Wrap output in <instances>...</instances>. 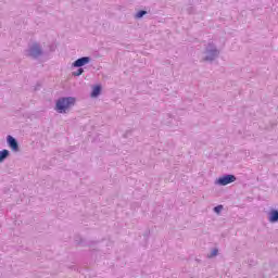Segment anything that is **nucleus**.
<instances>
[{
	"instance_id": "obj_1",
	"label": "nucleus",
	"mask_w": 278,
	"mask_h": 278,
	"mask_svg": "<svg viewBox=\"0 0 278 278\" xmlns=\"http://www.w3.org/2000/svg\"><path fill=\"white\" fill-rule=\"evenodd\" d=\"M75 105V98L73 97H66V98H60L56 101L55 104V111L59 112V114H66L71 108Z\"/></svg>"
},
{
	"instance_id": "obj_2",
	"label": "nucleus",
	"mask_w": 278,
	"mask_h": 278,
	"mask_svg": "<svg viewBox=\"0 0 278 278\" xmlns=\"http://www.w3.org/2000/svg\"><path fill=\"white\" fill-rule=\"evenodd\" d=\"M203 53V62H214L220 55V50H218L214 42H208Z\"/></svg>"
},
{
	"instance_id": "obj_3",
	"label": "nucleus",
	"mask_w": 278,
	"mask_h": 278,
	"mask_svg": "<svg viewBox=\"0 0 278 278\" xmlns=\"http://www.w3.org/2000/svg\"><path fill=\"white\" fill-rule=\"evenodd\" d=\"M26 55L33 60H38V58H42V55H45V50L40 43L35 42L28 47L26 50Z\"/></svg>"
},
{
	"instance_id": "obj_4",
	"label": "nucleus",
	"mask_w": 278,
	"mask_h": 278,
	"mask_svg": "<svg viewBox=\"0 0 278 278\" xmlns=\"http://www.w3.org/2000/svg\"><path fill=\"white\" fill-rule=\"evenodd\" d=\"M236 176L235 175H231V174H227V175H224L222 177H219L217 180H216V184L218 186H229V184H233V181H236Z\"/></svg>"
},
{
	"instance_id": "obj_5",
	"label": "nucleus",
	"mask_w": 278,
	"mask_h": 278,
	"mask_svg": "<svg viewBox=\"0 0 278 278\" xmlns=\"http://www.w3.org/2000/svg\"><path fill=\"white\" fill-rule=\"evenodd\" d=\"M7 143L10 147L11 151H13L14 153H18V151H21V148L18 147V141L16 140V138L9 135L7 137Z\"/></svg>"
},
{
	"instance_id": "obj_6",
	"label": "nucleus",
	"mask_w": 278,
	"mask_h": 278,
	"mask_svg": "<svg viewBox=\"0 0 278 278\" xmlns=\"http://www.w3.org/2000/svg\"><path fill=\"white\" fill-rule=\"evenodd\" d=\"M86 64H90V56H83L77 59L72 66H74V68H81V66H86Z\"/></svg>"
},
{
	"instance_id": "obj_7",
	"label": "nucleus",
	"mask_w": 278,
	"mask_h": 278,
	"mask_svg": "<svg viewBox=\"0 0 278 278\" xmlns=\"http://www.w3.org/2000/svg\"><path fill=\"white\" fill-rule=\"evenodd\" d=\"M268 220L270 223H278V211L273 208L268 212Z\"/></svg>"
},
{
	"instance_id": "obj_8",
	"label": "nucleus",
	"mask_w": 278,
	"mask_h": 278,
	"mask_svg": "<svg viewBox=\"0 0 278 278\" xmlns=\"http://www.w3.org/2000/svg\"><path fill=\"white\" fill-rule=\"evenodd\" d=\"M8 157H10V150H2L0 151V164H2V162H5V160H8Z\"/></svg>"
},
{
	"instance_id": "obj_9",
	"label": "nucleus",
	"mask_w": 278,
	"mask_h": 278,
	"mask_svg": "<svg viewBox=\"0 0 278 278\" xmlns=\"http://www.w3.org/2000/svg\"><path fill=\"white\" fill-rule=\"evenodd\" d=\"M99 94H101V86L98 85L96 87H93L92 91H91V97L93 99H96L97 97H99Z\"/></svg>"
},
{
	"instance_id": "obj_10",
	"label": "nucleus",
	"mask_w": 278,
	"mask_h": 278,
	"mask_svg": "<svg viewBox=\"0 0 278 278\" xmlns=\"http://www.w3.org/2000/svg\"><path fill=\"white\" fill-rule=\"evenodd\" d=\"M72 75L74 77H79L80 75H84V68L78 67V70L76 72H73Z\"/></svg>"
},
{
	"instance_id": "obj_11",
	"label": "nucleus",
	"mask_w": 278,
	"mask_h": 278,
	"mask_svg": "<svg viewBox=\"0 0 278 278\" xmlns=\"http://www.w3.org/2000/svg\"><path fill=\"white\" fill-rule=\"evenodd\" d=\"M218 255V249H213L210 254H207V257L212 260V257H216Z\"/></svg>"
},
{
	"instance_id": "obj_12",
	"label": "nucleus",
	"mask_w": 278,
	"mask_h": 278,
	"mask_svg": "<svg viewBox=\"0 0 278 278\" xmlns=\"http://www.w3.org/2000/svg\"><path fill=\"white\" fill-rule=\"evenodd\" d=\"M146 14H147V11L141 10L136 13L135 18H142V16H146Z\"/></svg>"
},
{
	"instance_id": "obj_13",
	"label": "nucleus",
	"mask_w": 278,
	"mask_h": 278,
	"mask_svg": "<svg viewBox=\"0 0 278 278\" xmlns=\"http://www.w3.org/2000/svg\"><path fill=\"white\" fill-rule=\"evenodd\" d=\"M213 212H215V214H220V212H223V205H217L213 208Z\"/></svg>"
}]
</instances>
